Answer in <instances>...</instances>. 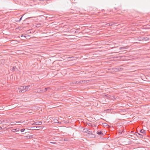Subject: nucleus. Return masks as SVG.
I'll list each match as a JSON object with an SVG mask.
<instances>
[{
    "mask_svg": "<svg viewBox=\"0 0 150 150\" xmlns=\"http://www.w3.org/2000/svg\"><path fill=\"white\" fill-rule=\"evenodd\" d=\"M25 92L29 91L30 90V85H29L28 86H25Z\"/></svg>",
    "mask_w": 150,
    "mask_h": 150,
    "instance_id": "1",
    "label": "nucleus"
},
{
    "mask_svg": "<svg viewBox=\"0 0 150 150\" xmlns=\"http://www.w3.org/2000/svg\"><path fill=\"white\" fill-rule=\"evenodd\" d=\"M25 86H21L20 88H19V90H21L22 91L23 93L25 92Z\"/></svg>",
    "mask_w": 150,
    "mask_h": 150,
    "instance_id": "2",
    "label": "nucleus"
},
{
    "mask_svg": "<svg viewBox=\"0 0 150 150\" xmlns=\"http://www.w3.org/2000/svg\"><path fill=\"white\" fill-rule=\"evenodd\" d=\"M75 11L72 9H70L68 11V13H74Z\"/></svg>",
    "mask_w": 150,
    "mask_h": 150,
    "instance_id": "3",
    "label": "nucleus"
},
{
    "mask_svg": "<svg viewBox=\"0 0 150 150\" xmlns=\"http://www.w3.org/2000/svg\"><path fill=\"white\" fill-rule=\"evenodd\" d=\"M97 134L98 135L103 136V132L102 131H100V132L98 131L96 132Z\"/></svg>",
    "mask_w": 150,
    "mask_h": 150,
    "instance_id": "4",
    "label": "nucleus"
},
{
    "mask_svg": "<svg viewBox=\"0 0 150 150\" xmlns=\"http://www.w3.org/2000/svg\"><path fill=\"white\" fill-rule=\"evenodd\" d=\"M75 84H82L83 83V81H77L75 82Z\"/></svg>",
    "mask_w": 150,
    "mask_h": 150,
    "instance_id": "5",
    "label": "nucleus"
},
{
    "mask_svg": "<svg viewBox=\"0 0 150 150\" xmlns=\"http://www.w3.org/2000/svg\"><path fill=\"white\" fill-rule=\"evenodd\" d=\"M140 132L142 133L143 134H145V131L144 129H141L140 130Z\"/></svg>",
    "mask_w": 150,
    "mask_h": 150,
    "instance_id": "6",
    "label": "nucleus"
},
{
    "mask_svg": "<svg viewBox=\"0 0 150 150\" xmlns=\"http://www.w3.org/2000/svg\"><path fill=\"white\" fill-rule=\"evenodd\" d=\"M83 83H89L90 81V80H83Z\"/></svg>",
    "mask_w": 150,
    "mask_h": 150,
    "instance_id": "7",
    "label": "nucleus"
},
{
    "mask_svg": "<svg viewBox=\"0 0 150 150\" xmlns=\"http://www.w3.org/2000/svg\"><path fill=\"white\" fill-rule=\"evenodd\" d=\"M143 40L145 41L150 40V38H148V37H144L143 38Z\"/></svg>",
    "mask_w": 150,
    "mask_h": 150,
    "instance_id": "8",
    "label": "nucleus"
},
{
    "mask_svg": "<svg viewBox=\"0 0 150 150\" xmlns=\"http://www.w3.org/2000/svg\"><path fill=\"white\" fill-rule=\"evenodd\" d=\"M36 125H41L42 124L41 122H37L35 123Z\"/></svg>",
    "mask_w": 150,
    "mask_h": 150,
    "instance_id": "9",
    "label": "nucleus"
},
{
    "mask_svg": "<svg viewBox=\"0 0 150 150\" xmlns=\"http://www.w3.org/2000/svg\"><path fill=\"white\" fill-rule=\"evenodd\" d=\"M31 129H30L32 130H35L37 128V127H31Z\"/></svg>",
    "mask_w": 150,
    "mask_h": 150,
    "instance_id": "10",
    "label": "nucleus"
},
{
    "mask_svg": "<svg viewBox=\"0 0 150 150\" xmlns=\"http://www.w3.org/2000/svg\"><path fill=\"white\" fill-rule=\"evenodd\" d=\"M26 137L27 139H31L33 138V137L32 135H29L26 136Z\"/></svg>",
    "mask_w": 150,
    "mask_h": 150,
    "instance_id": "11",
    "label": "nucleus"
},
{
    "mask_svg": "<svg viewBox=\"0 0 150 150\" xmlns=\"http://www.w3.org/2000/svg\"><path fill=\"white\" fill-rule=\"evenodd\" d=\"M54 122L55 123H58V120L56 119H54L53 120Z\"/></svg>",
    "mask_w": 150,
    "mask_h": 150,
    "instance_id": "12",
    "label": "nucleus"
},
{
    "mask_svg": "<svg viewBox=\"0 0 150 150\" xmlns=\"http://www.w3.org/2000/svg\"><path fill=\"white\" fill-rule=\"evenodd\" d=\"M74 58V57H70L68 58V59L69 60H70V61L72 60L73 59H72V58Z\"/></svg>",
    "mask_w": 150,
    "mask_h": 150,
    "instance_id": "13",
    "label": "nucleus"
},
{
    "mask_svg": "<svg viewBox=\"0 0 150 150\" xmlns=\"http://www.w3.org/2000/svg\"><path fill=\"white\" fill-rule=\"evenodd\" d=\"M16 69H17V68L16 66H14L12 68V70L13 71H14Z\"/></svg>",
    "mask_w": 150,
    "mask_h": 150,
    "instance_id": "14",
    "label": "nucleus"
},
{
    "mask_svg": "<svg viewBox=\"0 0 150 150\" xmlns=\"http://www.w3.org/2000/svg\"><path fill=\"white\" fill-rule=\"evenodd\" d=\"M127 48L126 47H120V50H124L126 49Z\"/></svg>",
    "mask_w": 150,
    "mask_h": 150,
    "instance_id": "15",
    "label": "nucleus"
},
{
    "mask_svg": "<svg viewBox=\"0 0 150 150\" xmlns=\"http://www.w3.org/2000/svg\"><path fill=\"white\" fill-rule=\"evenodd\" d=\"M143 135L142 134H140L139 136H138V137L141 138H143Z\"/></svg>",
    "mask_w": 150,
    "mask_h": 150,
    "instance_id": "16",
    "label": "nucleus"
},
{
    "mask_svg": "<svg viewBox=\"0 0 150 150\" xmlns=\"http://www.w3.org/2000/svg\"><path fill=\"white\" fill-rule=\"evenodd\" d=\"M22 18V16L21 17V18H20V19L18 20H17L16 21L17 22H19L21 20Z\"/></svg>",
    "mask_w": 150,
    "mask_h": 150,
    "instance_id": "17",
    "label": "nucleus"
},
{
    "mask_svg": "<svg viewBox=\"0 0 150 150\" xmlns=\"http://www.w3.org/2000/svg\"><path fill=\"white\" fill-rule=\"evenodd\" d=\"M25 130V129H21V132H23Z\"/></svg>",
    "mask_w": 150,
    "mask_h": 150,
    "instance_id": "18",
    "label": "nucleus"
},
{
    "mask_svg": "<svg viewBox=\"0 0 150 150\" xmlns=\"http://www.w3.org/2000/svg\"><path fill=\"white\" fill-rule=\"evenodd\" d=\"M108 24H109V26H111V25H113V24H110V23H107L106 24V25H108Z\"/></svg>",
    "mask_w": 150,
    "mask_h": 150,
    "instance_id": "19",
    "label": "nucleus"
},
{
    "mask_svg": "<svg viewBox=\"0 0 150 150\" xmlns=\"http://www.w3.org/2000/svg\"><path fill=\"white\" fill-rule=\"evenodd\" d=\"M40 24H37L36 25V27H39L40 26Z\"/></svg>",
    "mask_w": 150,
    "mask_h": 150,
    "instance_id": "20",
    "label": "nucleus"
},
{
    "mask_svg": "<svg viewBox=\"0 0 150 150\" xmlns=\"http://www.w3.org/2000/svg\"><path fill=\"white\" fill-rule=\"evenodd\" d=\"M88 125H89V126H92L91 123H88Z\"/></svg>",
    "mask_w": 150,
    "mask_h": 150,
    "instance_id": "21",
    "label": "nucleus"
},
{
    "mask_svg": "<svg viewBox=\"0 0 150 150\" xmlns=\"http://www.w3.org/2000/svg\"><path fill=\"white\" fill-rule=\"evenodd\" d=\"M18 92L19 93H23L22 92V91L21 90H20L18 91Z\"/></svg>",
    "mask_w": 150,
    "mask_h": 150,
    "instance_id": "22",
    "label": "nucleus"
},
{
    "mask_svg": "<svg viewBox=\"0 0 150 150\" xmlns=\"http://www.w3.org/2000/svg\"><path fill=\"white\" fill-rule=\"evenodd\" d=\"M140 134H141L139 133H137V134H136V135L138 137V136H139Z\"/></svg>",
    "mask_w": 150,
    "mask_h": 150,
    "instance_id": "23",
    "label": "nucleus"
},
{
    "mask_svg": "<svg viewBox=\"0 0 150 150\" xmlns=\"http://www.w3.org/2000/svg\"><path fill=\"white\" fill-rule=\"evenodd\" d=\"M140 134H141L139 133H137V134H136V135L138 137V136H139Z\"/></svg>",
    "mask_w": 150,
    "mask_h": 150,
    "instance_id": "24",
    "label": "nucleus"
},
{
    "mask_svg": "<svg viewBox=\"0 0 150 150\" xmlns=\"http://www.w3.org/2000/svg\"><path fill=\"white\" fill-rule=\"evenodd\" d=\"M33 17H35L32 16V17H28V18H26V19H28L30 18H33Z\"/></svg>",
    "mask_w": 150,
    "mask_h": 150,
    "instance_id": "25",
    "label": "nucleus"
},
{
    "mask_svg": "<svg viewBox=\"0 0 150 150\" xmlns=\"http://www.w3.org/2000/svg\"><path fill=\"white\" fill-rule=\"evenodd\" d=\"M49 88L47 87V88H45V91H46L47 89H49Z\"/></svg>",
    "mask_w": 150,
    "mask_h": 150,
    "instance_id": "26",
    "label": "nucleus"
},
{
    "mask_svg": "<svg viewBox=\"0 0 150 150\" xmlns=\"http://www.w3.org/2000/svg\"><path fill=\"white\" fill-rule=\"evenodd\" d=\"M21 37H23L24 38H25V36H23V35H22H22H21Z\"/></svg>",
    "mask_w": 150,
    "mask_h": 150,
    "instance_id": "27",
    "label": "nucleus"
},
{
    "mask_svg": "<svg viewBox=\"0 0 150 150\" xmlns=\"http://www.w3.org/2000/svg\"><path fill=\"white\" fill-rule=\"evenodd\" d=\"M50 143L52 144H56V142H51Z\"/></svg>",
    "mask_w": 150,
    "mask_h": 150,
    "instance_id": "28",
    "label": "nucleus"
},
{
    "mask_svg": "<svg viewBox=\"0 0 150 150\" xmlns=\"http://www.w3.org/2000/svg\"><path fill=\"white\" fill-rule=\"evenodd\" d=\"M3 122H2V120H0V124L2 123Z\"/></svg>",
    "mask_w": 150,
    "mask_h": 150,
    "instance_id": "29",
    "label": "nucleus"
},
{
    "mask_svg": "<svg viewBox=\"0 0 150 150\" xmlns=\"http://www.w3.org/2000/svg\"><path fill=\"white\" fill-rule=\"evenodd\" d=\"M2 121L3 122V123H4V122H5V121L4 120H2Z\"/></svg>",
    "mask_w": 150,
    "mask_h": 150,
    "instance_id": "30",
    "label": "nucleus"
},
{
    "mask_svg": "<svg viewBox=\"0 0 150 150\" xmlns=\"http://www.w3.org/2000/svg\"><path fill=\"white\" fill-rule=\"evenodd\" d=\"M2 128V127H1L0 126V129H1Z\"/></svg>",
    "mask_w": 150,
    "mask_h": 150,
    "instance_id": "31",
    "label": "nucleus"
},
{
    "mask_svg": "<svg viewBox=\"0 0 150 150\" xmlns=\"http://www.w3.org/2000/svg\"><path fill=\"white\" fill-rule=\"evenodd\" d=\"M64 141H67V139H65L64 140Z\"/></svg>",
    "mask_w": 150,
    "mask_h": 150,
    "instance_id": "32",
    "label": "nucleus"
},
{
    "mask_svg": "<svg viewBox=\"0 0 150 150\" xmlns=\"http://www.w3.org/2000/svg\"><path fill=\"white\" fill-rule=\"evenodd\" d=\"M148 36H149L150 37H148V38H150V36L149 35H148Z\"/></svg>",
    "mask_w": 150,
    "mask_h": 150,
    "instance_id": "33",
    "label": "nucleus"
},
{
    "mask_svg": "<svg viewBox=\"0 0 150 150\" xmlns=\"http://www.w3.org/2000/svg\"><path fill=\"white\" fill-rule=\"evenodd\" d=\"M88 132H91L90 131H88Z\"/></svg>",
    "mask_w": 150,
    "mask_h": 150,
    "instance_id": "34",
    "label": "nucleus"
},
{
    "mask_svg": "<svg viewBox=\"0 0 150 150\" xmlns=\"http://www.w3.org/2000/svg\"><path fill=\"white\" fill-rule=\"evenodd\" d=\"M115 8V10H116V9H116V8Z\"/></svg>",
    "mask_w": 150,
    "mask_h": 150,
    "instance_id": "35",
    "label": "nucleus"
},
{
    "mask_svg": "<svg viewBox=\"0 0 150 150\" xmlns=\"http://www.w3.org/2000/svg\"><path fill=\"white\" fill-rule=\"evenodd\" d=\"M107 26H109V24H108V25H107Z\"/></svg>",
    "mask_w": 150,
    "mask_h": 150,
    "instance_id": "36",
    "label": "nucleus"
},
{
    "mask_svg": "<svg viewBox=\"0 0 150 150\" xmlns=\"http://www.w3.org/2000/svg\"><path fill=\"white\" fill-rule=\"evenodd\" d=\"M94 126L96 127V125H95Z\"/></svg>",
    "mask_w": 150,
    "mask_h": 150,
    "instance_id": "37",
    "label": "nucleus"
},
{
    "mask_svg": "<svg viewBox=\"0 0 150 150\" xmlns=\"http://www.w3.org/2000/svg\"><path fill=\"white\" fill-rule=\"evenodd\" d=\"M51 118H50V119L51 120Z\"/></svg>",
    "mask_w": 150,
    "mask_h": 150,
    "instance_id": "38",
    "label": "nucleus"
},
{
    "mask_svg": "<svg viewBox=\"0 0 150 150\" xmlns=\"http://www.w3.org/2000/svg\"><path fill=\"white\" fill-rule=\"evenodd\" d=\"M51 118H50V119L51 120Z\"/></svg>",
    "mask_w": 150,
    "mask_h": 150,
    "instance_id": "39",
    "label": "nucleus"
},
{
    "mask_svg": "<svg viewBox=\"0 0 150 150\" xmlns=\"http://www.w3.org/2000/svg\"><path fill=\"white\" fill-rule=\"evenodd\" d=\"M89 133H90V132H89V133H88V134H89Z\"/></svg>",
    "mask_w": 150,
    "mask_h": 150,
    "instance_id": "40",
    "label": "nucleus"
},
{
    "mask_svg": "<svg viewBox=\"0 0 150 150\" xmlns=\"http://www.w3.org/2000/svg\"><path fill=\"white\" fill-rule=\"evenodd\" d=\"M89 133H90V132H89V133H88V134H89Z\"/></svg>",
    "mask_w": 150,
    "mask_h": 150,
    "instance_id": "41",
    "label": "nucleus"
}]
</instances>
